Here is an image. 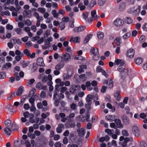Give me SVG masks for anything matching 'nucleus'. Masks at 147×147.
<instances>
[{
    "label": "nucleus",
    "instance_id": "f257e3e1",
    "mask_svg": "<svg viewBox=\"0 0 147 147\" xmlns=\"http://www.w3.org/2000/svg\"><path fill=\"white\" fill-rule=\"evenodd\" d=\"M117 70L120 72V76L122 79H124L128 75L129 71L126 68L125 64L121 66H118Z\"/></svg>",
    "mask_w": 147,
    "mask_h": 147
},
{
    "label": "nucleus",
    "instance_id": "f03ea898",
    "mask_svg": "<svg viewBox=\"0 0 147 147\" xmlns=\"http://www.w3.org/2000/svg\"><path fill=\"white\" fill-rule=\"evenodd\" d=\"M135 9L134 7L132 8L129 9V12L131 13L134 16H136L138 14L140 13V6H138V8L134 10Z\"/></svg>",
    "mask_w": 147,
    "mask_h": 147
},
{
    "label": "nucleus",
    "instance_id": "7ed1b4c3",
    "mask_svg": "<svg viewBox=\"0 0 147 147\" xmlns=\"http://www.w3.org/2000/svg\"><path fill=\"white\" fill-rule=\"evenodd\" d=\"M15 53L17 55L15 57V59L17 61H19L24 56V54L18 50H16L15 52Z\"/></svg>",
    "mask_w": 147,
    "mask_h": 147
},
{
    "label": "nucleus",
    "instance_id": "20e7f679",
    "mask_svg": "<svg viewBox=\"0 0 147 147\" xmlns=\"http://www.w3.org/2000/svg\"><path fill=\"white\" fill-rule=\"evenodd\" d=\"M23 52L24 54L26 55L28 57L33 58L35 57V53H33L32 54H31L30 51L27 49H24Z\"/></svg>",
    "mask_w": 147,
    "mask_h": 147
},
{
    "label": "nucleus",
    "instance_id": "39448f33",
    "mask_svg": "<svg viewBox=\"0 0 147 147\" xmlns=\"http://www.w3.org/2000/svg\"><path fill=\"white\" fill-rule=\"evenodd\" d=\"M132 131L133 134L137 137L140 136V131L138 127L136 126H133L132 127Z\"/></svg>",
    "mask_w": 147,
    "mask_h": 147
},
{
    "label": "nucleus",
    "instance_id": "423d86ee",
    "mask_svg": "<svg viewBox=\"0 0 147 147\" xmlns=\"http://www.w3.org/2000/svg\"><path fill=\"white\" fill-rule=\"evenodd\" d=\"M113 23L115 26H120L123 24L124 21L122 19L118 18L114 21Z\"/></svg>",
    "mask_w": 147,
    "mask_h": 147
},
{
    "label": "nucleus",
    "instance_id": "0eeeda50",
    "mask_svg": "<svg viewBox=\"0 0 147 147\" xmlns=\"http://www.w3.org/2000/svg\"><path fill=\"white\" fill-rule=\"evenodd\" d=\"M88 13L87 12H84L82 14V16L83 18L87 22H91L93 20L92 18H88Z\"/></svg>",
    "mask_w": 147,
    "mask_h": 147
},
{
    "label": "nucleus",
    "instance_id": "6e6552de",
    "mask_svg": "<svg viewBox=\"0 0 147 147\" xmlns=\"http://www.w3.org/2000/svg\"><path fill=\"white\" fill-rule=\"evenodd\" d=\"M80 88V86H79L73 85L69 89L70 92L71 94H74Z\"/></svg>",
    "mask_w": 147,
    "mask_h": 147
},
{
    "label": "nucleus",
    "instance_id": "1a4fd4ad",
    "mask_svg": "<svg viewBox=\"0 0 147 147\" xmlns=\"http://www.w3.org/2000/svg\"><path fill=\"white\" fill-rule=\"evenodd\" d=\"M78 135L80 137H83L84 136L85 132V129L83 128H80L77 130Z\"/></svg>",
    "mask_w": 147,
    "mask_h": 147
},
{
    "label": "nucleus",
    "instance_id": "9d476101",
    "mask_svg": "<svg viewBox=\"0 0 147 147\" xmlns=\"http://www.w3.org/2000/svg\"><path fill=\"white\" fill-rule=\"evenodd\" d=\"M70 55L68 53H66L62 57L61 60L63 61L67 62L70 60Z\"/></svg>",
    "mask_w": 147,
    "mask_h": 147
},
{
    "label": "nucleus",
    "instance_id": "9b49d317",
    "mask_svg": "<svg viewBox=\"0 0 147 147\" xmlns=\"http://www.w3.org/2000/svg\"><path fill=\"white\" fill-rule=\"evenodd\" d=\"M135 52L134 50L132 49H129L127 53V56L129 58H132L134 56Z\"/></svg>",
    "mask_w": 147,
    "mask_h": 147
},
{
    "label": "nucleus",
    "instance_id": "f8f14e48",
    "mask_svg": "<svg viewBox=\"0 0 147 147\" xmlns=\"http://www.w3.org/2000/svg\"><path fill=\"white\" fill-rule=\"evenodd\" d=\"M125 64V61L123 60L120 59H117L115 60L114 63L115 65L121 66Z\"/></svg>",
    "mask_w": 147,
    "mask_h": 147
},
{
    "label": "nucleus",
    "instance_id": "ddd939ff",
    "mask_svg": "<svg viewBox=\"0 0 147 147\" xmlns=\"http://www.w3.org/2000/svg\"><path fill=\"white\" fill-rule=\"evenodd\" d=\"M86 27L83 26H81L78 27H76L74 28V31L76 32L82 31L84 30Z\"/></svg>",
    "mask_w": 147,
    "mask_h": 147
},
{
    "label": "nucleus",
    "instance_id": "4468645a",
    "mask_svg": "<svg viewBox=\"0 0 147 147\" xmlns=\"http://www.w3.org/2000/svg\"><path fill=\"white\" fill-rule=\"evenodd\" d=\"M115 115H108L105 117L106 119L110 121H113L115 119Z\"/></svg>",
    "mask_w": 147,
    "mask_h": 147
},
{
    "label": "nucleus",
    "instance_id": "2eb2a0df",
    "mask_svg": "<svg viewBox=\"0 0 147 147\" xmlns=\"http://www.w3.org/2000/svg\"><path fill=\"white\" fill-rule=\"evenodd\" d=\"M80 38L79 37H71L70 39V42H73L74 43H76L80 42Z\"/></svg>",
    "mask_w": 147,
    "mask_h": 147
},
{
    "label": "nucleus",
    "instance_id": "dca6fc26",
    "mask_svg": "<svg viewBox=\"0 0 147 147\" xmlns=\"http://www.w3.org/2000/svg\"><path fill=\"white\" fill-rule=\"evenodd\" d=\"M64 65V64L63 63H59L55 65V69L56 70H60L63 67Z\"/></svg>",
    "mask_w": 147,
    "mask_h": 147
},
{
    "label": "nucleus",
    "instance_id": "f3484780",
    "mask_svg": "<svg viewBox=\"0 0 147 147\" xmlns=\"http://www.w3.org/2000/svg\"><path fill=\"white\" fill-rule=\"evenodd\" d=\"M122 120L123 123L126 125H128L129 122V118L125 115L122 116Z\"/></svg>",
    "mask_w": 147,
    "mask_h": 147
},
{
    "label": "nucleus",
    "instance_id": "a211bd4d",
    "mask_svg": "<svg viewBox=\"0 0 147 147\" xmlns=\"http://www.w3.org/2000/svg\"><path fill=\"white\" fill-rule=\"evenodd\" d=\"M90 52L94 56L98 55L99 54L98 50L96 48H92L91 49Z\"/></svg>",
    "mask_w": 147,
    "mask_h": 147
},
{
    "label": "nucleus",
    "instance_id": "6ab92c4d",
    "mask_svg": "<svg viewBox=\"0 0 147 147\" xmlns=\"http://www.w3.org/2000/svg\"><path fill=\"white\" fill-rule=\"evenodd\" d=\"M37 64L40 66H44L45 65L43 59L41 58H38L37 61Z\"/></svg>",
    "mask_w": 147,
    "mask_h": 147
},
{
    "label": "nucleus",
    "instance_id": "aec40b11",
    "mask_svg": "<svg viewBox=\"0 0 147 147\" xmlns=\"http://www.w3.org/2000/svg\"><path fill=\"white\" fill-rule=\"evenodd\" d=\"M63 127L64 125L62 123L59 124L56 129L57 132L58 133H61L62 131V128Z\"/></svg>",
    "mask_w": 147,
    "mask_h": 147
},
{
    "label": "nucleus",
    "instance_id": "412c9836",
    "mask_svg": "<svg viewBox=\"0 0 147 147\" xmlns=\"http://www.w3.org/2000/svg\"><path fill=\"white\" fill-rule=\"evenodd\" d=\"M115 122L116 123L118 127L119 128H123V125L121 123V121L120 120L118 119H115Z\"/></svg>",
    "mask_w": 147,
    "mask_h": 147
},
{
    "label": "nucleus",
    "instance_id": "4be33fe9",
    "mask_svg": "<svg viewBox=\"0 0 147 147\" xmlns=\"http://www.w3.org/2000/svg\"><path fill=\"white\" fill-rule=\"evenodd\" d=\"M92 35H93L92 34L87 35L84 40V43L85 44L87 43L89 41V40L92 38Z\"/></svg>",
    "mask_w": 147,
    "mask_h": 147
},
{
    "label": "nucleus",
    "instance_id": "5701e85b",
    "mask_svg": "<svg viewBox=\"0 0 147 147\" xmlns=\"http://www.w3.org/2000/svg\"><path fill=\"white\" fill-rule=\"evenodd\" d=\"M87 66L86 65H83L80 66V68L78 69V72L79 74H80L84 71V69H86Z\"/></svg>",
    "mask_w": 147,
    "mask_h": 147
},
{
    "label": "nucleus",
    "instance_id": "b1692460",
    "mask_svg": "<svg viewBox=\"0 0 147 147\" xmlns=\"http://www.w3.org/2000/svg\"><path fill=\"white\" fill-rule=\"evenodd\" d=\"M23 91V87L21 86L18 89L16 93V95L18 96H21Z\"/></svg>",
    "mask_w": 147,
    "mask_h": 147
},
{
    "label": "nucleus",
    "instance_id": "393cba45",
    "mask_svg": "<svg viewBox=\"0 0 147 147\" xmlns=\"http://www.w3.org/2000/svg\"><path fill=\"white\" fill-rule=\"evenodd\" d=\"M91 15L92 16V18L93 19V18L95 20H97L99 18V16H97L96 15V12L95 10H92L91 12Z\"/></svg>",
    "mask_w": 147,
    "mask_h": 147
},
{
    "label": "nucleus",
    "instance_id": "a878e982",
    "mask_svg": "<svg viewBox=\"0 0 147 147\" xmlns=\"http://www.w3.org/2000/svg\"><path fill=\"white\" fill-rule=\"evenodd\" d=\"M4 131L6 135L9 136L11 134V129L9 127H6L4 129Z\"/></svg>",
    "mask_w": 147,
    "mask_h": 147
},
{
    "label": "nucleus",
    "instance_id": "bb28decb",
    "mask_svg": "<svg viewBox=\"0 0 147 147\" xmlns=\"http://www.w3.org/2000/svg\"><path fill=\"white\" fill-rule=\"evenodd\" d=\"M31 14V11L28 10H24L23 13L24 17H29L30 16Z\"/></svg>",
    "mask_w": 147,
    "mask_h": 147
},
{
    "label": "nucleus",
    "instance_id": "cd10ccee",
    "mask_svg": "<svg viewBox=\"0 0 147 147\" xmlns=\"http://www.w3.org/2000/svg\"><path fill=\"white\" fill-rule=\"evenodd\" d=\"M20 63L23 68H25L28 66L30 64V62L28 61H20Z\"/></svg>",
    "mask_w": 147,
    "mask_h": 147
},
{
    "label": "nucleus",
    "instance_id": "c85d7f7f",
    "mask_svg": "<svg viewBox=\"0 0 147 147\" xmlns=\"http://www.w3.org/2000/svg\"><path fill=\"white\" fill-rule=\"evenodd\" d=\"M11 66V64L10 63H6L1 68L2 70H4L5 69H8L10 68Z\"/></svg>",
    "mask_w": 147,
    "mask_h": 147
},
{
    "label": "nucleus",
    "instance_id": "c756f323",
    "mask_svg": "<svg viewBox=\"0 0 147 147\" xmlns=\"http://www.w3.org/2000/svg\"><path fill=\"white\" fill-rule=\"evenodd\" d=\"M86 86L88 91H91L93 89V88L91 86V83L90 81L87 82L86 83Z\"/></svg>",
    "mask_w": 147,
    "mask_h": 147
},
{
    "label": "nucleus",
    "instance_id": "7c9ffc66",
    "mask_svg": "<svg viewBox=\"0 0 147 147\" xmlns=\"http://www.w3.org/2000/svg\"><path fill=\"white\" fill-rule=\"evenodd\" d=\"M126 3L125 2H122L120 4L119 9L120 11H122L125 9Z\"/></svg>",
    "mask_w": 147,
    "mask_h": 147
},
{
    "label": "nucleus",
    "instance_id": "2f4dec72",
    "mask_svg": "<svg viewBox=\"0 0 147 147\" xmlns=\"http://www.w3.org/2000/svg\"><path fill=\"white\" fill-rule=\"evenodd\" d=\"M120 92L119 91H118L114 94V97L116 98V99L118 101H119L121 98V96L120 95Z\"/></svg>",
    "mask_w": 147,
    "mask_h": 147
},
{
    "label": "nucleus",
    "instance_id": "473e14b6",
    "mask_svg": "<svg viewBox=\"0 0 147 147\" xmlns=\"http://www.w3.org/2000/svg\"><path fill=\"white\" fill-rule=\"evenodd\" d=\"M35 120L33 119V118L32 117H30L29 118V121L30 123H38L39 121V119L38 118H37Z\"/></svg>",
    "mask_w": 147,
    "mask_h": 147
},
{
    "label": "nucleus",
    "instance_id": "72a5a7b5",
    "mask_svg": "<svg viewBox=\"0 0 147 147\" xmlns=\"http://www.w3.org/2000/svg\"><path fill=\"white\" fill-rule=\"evenodd\" d=\"M121 38L120 37H117L114 40V42L117 45L119 46L121 44Z\"/></svg>",
    "mask_w": 147,
    "mask_h": 147
},
{
    "label": "nucleus",
    "instance_id": "f704fd0d",
    "mask_svg": "<svg viewBox=\"0 0 147 147\" xmlns=\"http://www.w3.org/2000/svg\"><path fill=\"white\" fill-rule=\"evenodd\" d=\"M104 34L103 32H99L97 34V36L98 38L99 39H102L104 37Z\"/></svg>",
    "mask_w": 147,
    "mask_h": 147
},
{
    "label": "nucleus",
    "instance_id": "c9c22d12",
    "mask_svg": "<svg viewBox=\"0 0 147 147\" xmlns=\"http://www.w3.org/2000/svg\"><path fill=\"white\" fill-rule=\"evenodd\" d=\"M15 40L12 39L11 40V42H9L7 43V45L10 49L12 48L13 47V43L15 44Z\"/></svg>",
    "mask_w": 147,
    "mask_h": 147
},
{
    "label": "nucleus",
    "instance_id": "e433bc0d",
    "mask_svg": "<svg viewBox=\"0 0 147 147\" xmlns=\"http://www.w3.org/2000/svg\"><path fill=\"white\" fill-rule=\"evenodd\" d=\"M125 21L126 23L127 24H130L133 22V20L130 18L126 17L125 19Z\"/></svg>",
    "mask_w": 147,
    "mask_h": 147
},
{
    "label": "nucleus",
    "instance_id": "4c0bfd02",
    "mask_svg": "<svg viewBox=\"0 0 147 147\" xmlns=\"http://www.w3.org/2000/svg\"><path fill=\"white\" fill-rule=\"evenodd\" d=\"M93 96L91 95H88L86 98V100L87 102H90L92 100Z\"/></svg>",
    "mask_w": 147,
    "mask_h": 147
},
{
    "label": "nucleus",
    "instance_id": "58836bf2",
    "mask_svg": "<svg viewBox=\"0 0 147 147\" xmlns=\"http://www.w3.org/2000/svg\"><path fill=\"white\" fill-rule=\"evenodd\" d=\"M70 2V5L72 6L73 5H77L80 1V0H77L75 2L73 3V0H68Z\"/></svg>",
    "mask_w": 147,
    "mask_h": 147
},
{
    "label": "nucleus",
    "instance_id": "ea45409f",
    "mask_svg": "<svg viewBox=\"0 0 147 147\" xmlns=\"http://www.w3.org/2000/svg\"><path fill=\"white\" fill-rule=\"evenodd\" d=\"M14 146L15 147H21L22 146L19 140H17L14 142Z\"/></svg>",
    "mask_w": 147,
    "mask_h": 147
},
{
    "label": "nucleus",
    "instance_id": "a19ab883",
    "mask_svg": "<svg viewBox=\"0 0 147 147\" xmlns=\"http://www.w3.org/2000/svg\"><path fill=\"white\" fill-rule=\"evenodd\" d=\"M79 77L81 80L83 81H86L87 79V77L85 74H82L79 76Z\"/></svg>",
    "mask_w": 147,
    "mask_h": 147
},
{
    "label": "nucleus",
    "instance_id": "79ce46f5",
    "mask_svg": "<svg viewBox=\"0 0 147 147\" xmlns=\"http://www.w3.org/2000/svg\"><path fill=\"white\" fill-rule=\"evenodd\" d=\"M70 108L74 110H77V105L76 104L74 103H72L70 105Z\"/></svg>",
    "mask_w": 147,
    "mask_h": 147
},
{
    "label": "nucleus",
    "instance_id": "37998d69",
    "mask_svg": "<svg viewBox=\"0 0 147 147\" xmlns=\"http://www.w3.org/2000/svg\"><path fill=\"white\" fill-rule=\"evenodd\" d=\"M59 28L61 30H63L65 27V24L64 22H61L59 23Z\"/></svg>",
    "mask_w": 147,
    "mask_h": 147
},
{
    "label": "nucleus",
    "instance_id": "c03bdc74",
    "mask_svg": "<svg viewBox=\"0 0 147 147\" xmlns=\"http://www.w3.org/2000/svg\"><path fill=\"white\" fill-rule=\"evenodd\" d=\"M36 92V89L35 88H33L32 89L30 92L28 97H32L34 94Z\"/></svg>",
    "mask_w": 147,
    "mask_h": 147
},
{
    "label": "nucleus",
    "instance_id": "a18cd8bd",
    "mask_svg": "<svg viewBox=\"0 0 147 147\" xmlns=\"http://www.w3.org/2000/svg\"><path fill=\"white\" fill-rule=\"evenodd\" d=\"M78 7L80 8V9L81 11L84 10L86 8L85 6L83 5V3H80L79 4Z\"/></svg>",
    "mask_w": 147,
    "mask_h": 147
},
{
    "label": "nucleus",
    "instance_id": "49530a36",
    "mask_svg": "<svg viewBox=\"0 0 147 147\" xmlns=\"http://www.w3.org/2000/svg\"><path fill=\"white\" fill-rule=\"evenodd\" d=\"M59 92V91L58 90H55L53 97V100H55V99H57L58 97L59 96L58 95V93Z\"/></svg>",
    "mask_w": 147,
    "mask_h": 147
},
{
    "label": "nucleus",
    "instance_id": "de8ad7c7",
    "mask_svg": "<svg viewBox=\"0 0 147 147\" xmlns=\"http://www.w3.org/2000/svg\"><path fill=\"white\" fill-rule=\"evenodd\" d=\"M125 110L126 111V114H130V116L131 117L133 115V114L131 112H130V108L128 107H126L125 108Z\"/></svg>",
    "mask_w": 147,
    "mask_h": 147
},
{
    "label": "nucleus",
    "instance_id": "09e8293b",
    "mask_svg": "<svg viewBox=\"0 0 147 147\" xmlns=\"http://www.w3.org/2000/svg\"><path fill=\"white\" fill-rule=\"evenodd\" d=\"M142 62V59L140 58H138L135 60V63L138 65L141 64Z\"/></svg>",
    "mask_w": 147,
    "mask_h": 147
},
{
    "label": "nucleus",
    "instance_id": "8fccbe9b",
    "mask_svg": "<svg viewBox=\"0 0 147 147\" xmlns=\"http://www.w3.org/2000/svg\"><path fill=\"white\" fill-rule=\"evenodd\" d=\"M74 72L73 69H70L67 70V74H68V75L71 77L73 74Z\"/></svg>",
    "mask_w": 147,
    "mask_h": 147
},
{
    "label": "nucleus",
    "instance_id": "3c124183",
    "mask_svg": "<svg viewBox=\"0 0 147 147\" xmlns=\"http://www.w3.org/2000/svg\"><path fill=\"white\" fill-rule=\"evenodd\" d=\"M34 82H35V80L34 79H32L30 80H28L27 82V85L28 86H30Z\"/></svg>",
    "mask_w": 147,
    "mask_h": 147
},
{
    "label": "nucleus",
    "instance_id": "603ef678",
    "mask_svg": "<svg viewBox=\"0 0 147 147\" xmlns=\"http://www.w3.org/2000/svg\"><path fill=\"white\" fill-rule=\"evenodd\" d=\"M38 11L40 12L41 13H44L46 11V9L45 8L40 7L38 8Z\"/></svg>",
    "mask_w": 147,
    "mask_h": 147
},
{
    "label": "nucleus",
    "instance_id": "864d4df0",
    "mask_svg": "<svg viewBox=\"0 0 147 147\" xmlns=\"http://www.w3.org/2000/svg\"><path fill=\"white\" fill-rule=\"evenodd\" d=\"M4 124L6 126L9 127L11 125V121L9 120H7L5 121Z\"/></svg>",
    "mask_w": 147,
    "mask_h": 147
},
{
    "label": "nucleus",
    "instance_id": "5fc2aeb1",
    "mask_svg": "<svg viewBox=\"0 0 147 147\" xmlns=\"http://www.w3.org/2000/svg\"><path fill=\"white\" fill-rule=\"evenodd\" d=\"M96 4V2L94 0H92L90 3V7L92 8Z\"/></svg>",
    "mask_w": 147,
    "mask_h": 147
},
{
    "label": "nucleus",
    "instance_id": "6e6d98bb",
    "mask_svg": "<svg viewBox=\"0 0 147 147\" xmlns=\"http://www.w3.org/2000/svg\"><path fill=\"white\" fill-rule=\"evenodd\" d=\"M70 78V77H69V76L67 74L64 73L63 74V78L64 80L69 79Z\"/></svg>",
    "mask_w": 147,
    "mask_h": 147
},
{
    "label": "nucleus",
    "instance_id": "4d7b16f0",
    "mask_svg": "<svg viewBox=\"0 0 147 147\" xmlns=\"http://www.w3.org/2000/svg\"><path fill=\"white\" fill-rule=\"evenodd\" d=\"M51 13L53 15L54 17L57 18L58 16V13H57V11L55 10H53L51 12Z\"/></svg>",
    "mask_w": 147,
    "mask_h": 147
},
{
    "label": "nucleus",
    "instance_id": "13d9d810",
    "mask_svg": "<svg viewBox=\"0 0 147 147\" xmlns=\"http://www.w3.org/2000/svg\"><path fill=\"white\" fill-rule=\"evenodd\" d=\"M140 117L141 118L144 119L147 117V113H142L140 114Z\"/></svg>",
    "mask_w": 147,
    "mask_h": 147
},
{
    "label": "nucleus",
    "instance_id": "bf43d9fd",
    "mask_svg": "<svg viewBox=\"0 0 147 147\" xmlns=\"http://www.w3.org/2000/svg\"><path fill=\"white\" fill-rule=\"evenodd\" d=\"M69 19L68 17H64L62 19V22H67L69 21Z\"/></svg>",
    "mask_w": 147,
    "mask_h": 147
},
{
    "label": "nucleus",
    "instance_id": "052dcab7",
    "mask_svg": "<svg viewBox=\"0 0 147 147\" xmlns=\"http://www.w3.org/2000/svg\"><path fill=\"white\" fill-rule=\"evenodd\" d=\"M14 75L16 77V81H18L20 79V78L19 76L18 72H15Z\"/></svg>",
    "mask_w": 147,
    "mask_h": 147
},
{
    "label": "nucleus",
    "instance_id": "680f3d73",
    "mask_svg": "<svg viewBox=\"0 0 147 147\" xmlns=\"http://www.w3.org/2000/svg\"><path fill=\"white\" fill-rule=\"evenodd\" d=\"M15 31L17 34H22V29L20 28H17L15 29Z\"/></svg>",
    "mask_w": 147,
    "mask_h": 147
},
{
    "label": "nucleus",
    "instance_id": "e2e57ef3",
    "mask_svg": "<svg viewBox=\"0 0 147 147\" xmlns=\"http://www.w3.org/2000/svg\"><path fill=\"white\" fill-rule=\"evenodd\" d=\"M122 135L125 136H127L129 134L127 131L125 130H123L122 131Z\"/></svg>",
    "mask_w": 147,
    "mask_h": 147
},
{
    "label": "nucleus",
    "instance_id": "0e129e2a",
    "mask_svg": "<svg viewBox=\"0 0 147 147\" xmlns=\"http://www.w3.org/2000/svg\"><path fill=\"white\" fill-rule=\"evenodd\" d=\"M106 0H99L98 1V4L101 6L103 5L105 3Z\"/></svg>",
    "mask_w": 147,
    "mask_h": 147
},
{
    "label": "nucleus",
    "instance_id": "69168bd1",
    "mask_svg": "<svg viewBox=\"0 0 147 147\" xmlns=\"http://www.w3.org/2000/svg\"><path fill=\"white\" fill-rule=\"evenodd\" d=\"M15 4L17 6V9L19 10L21 8L20 6L18 5V0H15Z\"/></svg>",
    "mask_w": 147,
    "mask_h": 147
},
{
    "label": "nucleus",
    "instance_id": "338daca9",
    "mask_svg": "<svg viewBox=\"0 0 147 147\" xmlns=\"http://www.w3.org/2000/svg\"><path fill=\"white\" fill-rule=\"evenodd\" d=\"M131 35L130 33L128 32L125 34L123 36V38L124 39H126L127 38H128Z\"/></svg>",
    "mask_w": 147,
    "mask_h": 147
},
{
    "label": "nucleus",
    "instance_id": "774afa93",
    "mask_svg": "<svg viewBox=\"0 0 147 147\" xmlns=\"http://www.w3.org/2000/svg\"><path fill=\"white\" fill-rule=\"evenodd\" d=\"M61 144L59 142H56L54 144L55 147H61Z\"/></svg>",
    "mask_w": 147,
    "mask_h": 147
}]
</instances>
